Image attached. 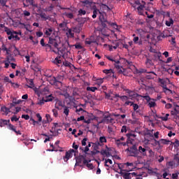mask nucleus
<instances>
[{
	"mask_svg": "<svg viewBox=\"0 0 179 179\" xmlns=\"http://www.w3.org/2000/svg\"><path fill=\"white\" fill-rule=\"evenodd\" d=\"M110 122H113V117L110 115H106L98 124H110Z\"/></svg>",
	"mask_w": 179,
	"mask_h": 179,
	"instance_id": "obj_5",
	"label": "nucleus"
},
{
	"mask_svg": "<svg viewBox=\"0 0 179 179\" xmlns=\"http://www.w3.org/2000/svg\"><path fill=\"white\" fill-rule=\"evenodd\" d=\"M151 100L152 101L148 102V106L150 108H153V107H156V102L155 101H157V99H152Z\"/></svg>",
	"mask_w": 179,
	"mask_h": 179,
	"instance_id": "obj_22",
	"label": "nucleus"
},
{
	"mask_svg": "<svg viewBox=\"0 0 179 179\" xmlns=\"http://www.w3.org/2000/svg\"><path fill=\"white\" fill-rule=\"evenodd\" d=\"M52 80H54L55 82L62 83V81L64 80V76L58 75L56 77H52Z\"/></svg>",
	"mask_w": 179,
	"mask_h": 179,
	"instance_id": "obj_14",
	"label": "nucleus"
},
{
	"mask_svg": "<svg viewBox=\"0 0 179 179\" xmlns=\"http://www.w3.org/2000/svg\"><path fill=\"white\" fill-rule=\"evenodd\" d=\"M67 25L68 24L66 22H63L59 24V27L62 29V30H65V29H66Z\"/></svg>",
	"mask_w": 179,
	"mask_h": 179,
	"instance_id": "obj_34",
	"label": "nucleus"
},
{
	"mask_svg": "<svg viewBox=\"0 0 179 179\" xmlns=\"http://www.w3.org/2000/svg\"><path fill=\"white\" fill-rule=\"evenodd\" d=\"M45 47H46L47 49L50 48V50H52V52H55V54H57V51L55 50L52 49V46H51V44H45Z\"/></svg>",
	"mask_w": 179,
	"mask_h": 179,
	"instance_id": "obj_47",
	"label": "nucleus"
},
{
	"mask_svg": "<svg viewBox=\"0 0 179 179\" xmlns=\"http://www.w3.org/2000/svg\"><path fill=\"white\" fill-rule=\"evenodd\" d=\"M50 85L55 86L56 89H59L62 87V83L59 81H55L54 80H50Z\"/></svg>",
	"mask_w": 179,
	"mask_h": 179,
	"instance_id": "obj_10",
	"label": "nucleus"
},
{
	"mask_svg": "<svg viewBox=\"0 0 179 179\" xmlns=\"http://www.w3.org/2000/svg\"><path fill=\"white\" fill-rule=\"evenodd\" d=\"M26 79H27V83H29V85H26V86H27L29 89H33V87H34V81H33V79H29V78H26Z\"/></svg>",
	"mask_w": 179,
	"mask_h": 179,
	"instance_id": "obj_16",
	"label": "nucleus"
},
{
	"mask_svg": "<svg viewBox=\"0 0 179 179\" xmlns=\"http://www.w3.org/2000/svg\"><path fill=\"white\" fill-rule=\"evenodd\" d=\"M163 92L164 93H165V94H173V91L167 88V87H166V88H164Z\"/></svg>",
	"mask_w": 179,
	"mask_h": 179,
	"instance_id": "obj_38",
	"label": "nucleus"
},
{
	"mask_svg": "<svg viewBox=\"0 0 179 179\" xmlns=\"http://www.w3.org/2000/svg\"><path fill=\"white\" fill-rule=\"evenodd\" d=\"M166 26H168V27H170L174 24V21L173 20V18H170L169 21H166L165 22Z\"/></svg>",
	"mask_w": 179,
	"mask_h": 179,
	"instance_id": "obj_28",
	"label": "nucleus"
},
{
	"mask_svg": "<svg viewBox=\"0 0 179 179\" xmlns=\"http://www.w3.org/2000/svg\"><path fill=\"white\" fill-rule=\"evenodd\" d=\"M129 156H131V157H137L138 160H141V159H142V156L138 155L136 145H133L131 147H130Z\"/></svg>",
	"mask_w": 179,
	"mask_h": 179,
	"instance_id": "obj_4",
	"label": "nucleus"
},
{
	"mask_svg": "<svg viewBox=\"0 0 179 179\" xmlns=\"http://www.w3.org/2000/svg\"><path fill=\"white\" fill-rule=\"evenodd\" d=\"M57 52H59V54H62V55H65V54H66V52H68V50H66V48L63 47V48H57Z\"/></svg>",
	"mask_w": 179,
	"mask_h": 179,
	"instance_id": "obj_15",
	"label": "nucleus"
},
{
	"mask_svg": "<svg viewBox=\"0 0 179 179\" xmlns=\"http://www.w3.org/2000/svg\"><path fill=\"white\" fill-rule=\"evenodd\" d=\"M4 29H5L4 31L6 33V34L8 36H12L13 34V31H12L10 30V29H9V28H8L6 27H4Z\"/></svg>",
	"mask_w": 179,
	"mask_h": 179,
	"instance_id": "obj_32",
	"label": "nucleus"
},
{
	"mask_svg": "<svg viewBox=\"0 0 179 179\" xmlns=\"http://www.w3.org/2000/svg\"><path fill=\"white\" fill-rule=\"evenodd\" d=\"M48 44H50V45H53L55 48H58V43H57L56 39L49 38Z\"/></svg>",
	"mask_w": 179,
	"mask_h": 179,
	"instance_id": "obj_13",
	"label": "nucleus"
},
{
	"mask_svg": "<svg viewBox=\"0 0 179 179\" xmlns=\"http://www.w3.org/2000/svg\"><path fill=\"white\" fill-rule=\"evenodd\" d=\"M128 99L129 98L127 96H120V100H122V101H127Z\"/></svg>",
	"mask_w": 179,
	"mask_h": 179,
	"instance_id": "obj_63",
	"label": "nucleus"
},
{
	"mask_svg": "<svg viewBox=\"0 0 179 179\" xmlns=\"http://www.w3.org/2000/svg\"><path fill=\"white\" fill-rule=\"evenodd\" d=\"M73 31H74V33H80V28L76 27L73 28Z\"/></svg>",
	"mask_w": 179,
	"mask_h": 179,
	"instance_id": "obj_59",
	"label": "nucleus"
},
{
	"mask_svg": "<svg viewBox=\"0 0 179 179\" xmlns=\"http://www.w3.org/2000/svg\"><path fill=\"white\" fill-rule=\"evenodd\" d=\"M76 163L77 164H82L83 163V166H85L87 163V159H86L85 155H80L76 159Z\"/></svg>",
	"mask_w": 179,
	"mask_h": 179,
	"instance_id": "obj_6",
	"label": "nucleus"
},
{
	"mask_svg": "<svg viewBox=\"0 0 179 179\" xmlns=\"http://www.w3.org/2000/svg\"><path fill=\"white\" fill-rule=\"evenodd\" d=\"M143 174H145V172H143L142 174H139L138 175L137 173H136V176H134L135 179H143Z\"/></svg>",
	"mask_w": 179,
	"mask_h": 179,
	"instance_id": "obj_50",
	"label": "nucleus"
},
{
	"mask_svg": "<svg viewBox=\"0 0 179 179\" xmlns=\"http://www.w3.org/2000/svg\"><path fill=\"white\" fill-rule=\"evenodd\" d=\"M138 156H139V153H141V155L142 156H143V157H145V156H148V153L146 152H148V149H146L145 147H142V146H139L138 149Z\"/></svg>",
	"mask_w": 179,
	"mask_h": 179,
	"instance_id": "obj_8",
	"label": "nucleus"
},
{
	"mask_svg": "<svg viewBox=\"0 0 179 179\" xmlns=\"http://www.w3.org/2000/svg\"><path fill=\"white\" fill-rule=\"evenodd\" d=\"M140 97L145 99V100H146L147 103H149L150 101V100H152V98H150V96L148 95L140 96Z\"/></svg>",
	"mask_w": 179,
	"mask_h": 179,
	"instance_id": "obj_46",
	"label": "nucleus"
},
{
	"mask_svg": "<svg viewBox=\"0 0 179 179\" xmlns=\"http://www.w3.org/2000/svg\"><path fill=\"white\" fill-rule=\"evenodd\" d=\"M101 155H102V156H106V157H110V156H111V154L110 153V152L106 150H101Z\"/></svg>",
	"mask_w": 179,
	"mask_h": 179,
	"instance_id": "obj_25",
	"label": "nucleus"
},
{
	"mask_svg": "<svg viewBox=\"0 0 179 179\" xmlns=\"http://www.w3.org/2000/svg\"><path fill=\"white\" fill-rule=\"evenodd\" d=\"M115 143H116V145H117V146H120V145H122L123 146L127 145V143L121 142V141L120 139H117L115 141Z\"/></svg>",
	"mask_w": 179,
	"mask_h": 179,
	"instance_id": "obj_42",
	"label": "nucleus"
},
{
	"mask_svg": "<svg viewBox=\"0 0 179 179\" xmlns=\"http://www.w3.org/2000/svg\"><path fill=\"white\" fill-rule=\"evenodd\" d=\"M10 122V120H2L0 119V127H5V125H8Z\"/></svg>",
	"mask_w": 179,
	"mask_h": 179,
	"instance_id": "obj_23",
	"label": "nucleus"
},
{
	"mask_svg": "<svg viewBox=\"0 0 179 179\" xmlns=\"http://www.w3.org/2000/svg\"><path fill=\"white\" fill-rule=\"evenodd\" d=\"M127 93L129 94V96L131 98V99H135L136 97H139V94H136L135 92L127 90Z\"/></svg>",
	"mask_w": 179,
	"mask_h": 179,
	"instance_id": "obj_12",
	"label": "nucleus"
},
{
	"mask_svg": "<svg viewBox=\"0 0 179 179\" xmlns=\"http://www.w3.org/2000/svg\"><path fill=\"white\" fill-rule=\"evenodd\" d=\"M65 16H66V17H68L69 19H73V13H64Z\"/></svg>",
	"mask_w": 179,
	"mask_h": 179,
	"instance_id": "obj_53",
	"label": "nucleus"
},
{
	"mask_svg": "<svg viewBox=\"0 0 179 179\" xmlns=\"http://www.w3.org/2000/svg\"><path fill=\"white\" fill-rule=\"evenodd\" d=\"M15 34H13L12 36H8V40H12V38H15V40H17L19 41V40H20V38Z\"/></svg>",
	"mask_w": 179,
	"mask_h": 179,
	"instance_id": "obj_37",
	"label": "nucleus"
},
{
	"mask_svg": "<svg viewBox=\"0 0 179 179\" xmlns=\"http://www.w3.org/2000/svg\"><path fill=\"white\" fill-rule=\"evenodd\" d=\"M83 3L84 6H87V8H92L94 9L92 18L96 19V17H97V12H99V10H97L96 8V6L94 5L95 3L89 1H83Z\"/></svg>",
	"mask_w": 179,
	"mask_h": 179,
	"instance_id": "obj_3",
	"label": "nucleus"
},
{
	"mask_svg": "<svg viewBox=\"0 0 179 179\" xmlns=\"http://www.w3.org/2000/svg\"><path fill=\"white\" fill-rule=\"evenodd\" d=\"M132 142H134V138H127L126 145H129V143L132 144Z\"/></svg>",
	"mask_w": 179,
	"mask_h": 179,
	"instance_id": "obj_56",
	"label": "nucleus"
},
{
	"mask_svg": "<svg viewBox=\"0 0 179 179\" xmlns=\"http://www.w3.org/2000/svg\"><path fill=\"white\" fill-rule=\"evenodd\" d=\"M167 169H174L176 167V162L171 161L166 163Z\"/></svg>",
	"mask_w": 179,
	"mask_h": 179,
	"instance_id": "obj_21",
	"label": "nucleus"
},
{
	"mask_svg": "<svg viewBox=\"0 0 179 179\" xmlns=\"http://www.w3.org/2000/svg\"><path fill=\"white\" fill-rule=\"evenodd\" d=\"M178 114H179V113L177 112V110H175L174 109H173V110H171V115L172 117H174V115H178Z\"/></svg>",
	"mask_w": 179,
	"mask_h": 179,
	"instance_id": "obj_60",
	"label": "nucleus"
},
{
	"mask_svg": "<svg viewBox=\"0 0 179 179\" xmlns=\"http://www.w3.org/2000/svg\"><path fill=\"white\" fill-rule=\"evenodd\" d=\"M170 143H172L171 141L167 140V139H161V145H170Z\"/></svg>",
	"mask_w": 179,
	"mask_h": 179,
	"instance_id": "obj_27",
	"label": "nucleus"
},
{
	"mask_svg": "<svg viewBox=\"0 0 179 179\" xmlns=\"http://www.w3.org/2000/svg\"><path fill=\"white\" fill-rule=\"evenodd\" d=\"M45 99L46 103H48V101H52L54 100V96H52V94H50L46 96Z\"/></svg>",
	"mask_w": 179,
	"mask_h": 179,
	"instance_id": "obj_35",
	"label": "nucleus"
},
{
	"mask_svg": "<svg viewBox=\"0 0 179 179\" xmlns=\"http://www.w3.org/2000/svg\"><path fill=\"white\" fill-rule=\"evenodd\" d=\"M59 107H62V108L65 107V103H64V102H62V101H57L56 102L55 108H57L58 110H59Z\"/></svg>",
	"mask_w": 179,
	"mask_h": 179,
	"instance_id": "obj_24",
	"label": "nucleus"
},
{
	"mask_svg": "<svg viewBox=\"0 0 179 179\" xmlns=\"http://www.w3.org/2000/svg\"><path fill=\"white\" fill-rule=\"evenodd\" d=\"M114 65H115V68L118 70L119 73H122L124 76H127V73H125V69H121L122 66H120L119 64H114Z\"/></svg>",
	"mask_w": 179,
	"mask_h": 179,
	"instance_id": "obj_11",
	"label": "nucleus"
},
{
	"mask_svg": "<svg viewBox=\"0 0 179 179\" xmlns=\"http://www.w3.org/2000/svg\"><path fill=\"white\" fill-rule=\"evenodd\" d=\"M53 64L59 66V64H62V60H61V56L57 57L53 61Z\"/></svg>",
	"mask_w": 179,
	"mask_h": 179,
	"instance_id": "obj_20",
	"label": "nucleus"
},
{
	"mask_svg": "<svg viewBox=\"0 0 179 179\" xmlns=\"http://www.w3.org/2000/svg\"><path fill=\"white\" fill-rule=\"evenodd\" d=\"M54 31V28H45L44 29L45 37H50L51 34Z\"/></svg>",
	"mask_w": 179,
	"mask_h": 179,
	"instance_id": "obj_9",
	"label": "nucleus"
},
{
	"mask_svg": "<svg viewBox=\"0 0 179 179\" xmlns=\"http://www.w3.org/2000/svg\"><path fill=\"white\" fill-rule=\"evenodd\" d=\"M91 161L90 160H87V163H86V166L88 169H90V170H93L94 166H93V164H89Z\"/></svg>",
	"mask_w": 179,
	"mask_h": 179,
	"instance_id": "obj_48",
	"label": "nucleus"
},
{
	"mask_svg": "<svg viewBox=\"0 0 179 179\" xmlns=\"http://www.w3.org/2000/svg\"><path fill=\"white\" fill-rule=\"evenodd\" d=\"M93 145H94V149L96 150V149H99V146H103L104 144H102L100 141H96Z\"/></svg>",
	"mask_w": 179,
	"mask_h": 179,
	"instance_id": "obj_43",
	"label": "nucleus"
},
{
	"mask_svg": "<svg viewBox=\"0 0 179 179\" xmlns=\"http://www.w3.org/2000/svg\"><path fill=\"white\" fill-rule=\"evenodd\" d=\"M99 141L102 145H103V143H107V138L106 136H101L99 138Z\"/></svg>",
	"mask_w": 179,
	"mask_h": 179,
	"instance_id": "obj_40",
	"label": "nucleus"
},
{
	"mask_svg": "<svg viewBox=\"0 0 179 179\" xmlns=\"http://www.w3.org/2000/svg\"><path fill=\"white\" fill-rule=\"evenodd\" d=\"M145 135H148V136H150L151 138H153V134H152V131L148 129Z\"/></svg>",
	"mask_w": 179,
	"mask_h": 179,
	"instance_id": "obj_61",
	"label": "nucleus"
},
{
	"mask_svg": "<svg viewBox=\"0 0 179 179\" xmlns=\"http://www.w3.org/2000/svg\"><path fill=\"white\" fill-rule=\"evenodd\" d=\"M1 111L5 115H8L9 114V113H10V109L8 108L6 106H2L1 108Z\"/></svg>",
	"mask_w": 179,
	"mask_h": 179,
	"instance_id": "obj_18",
	"label": "nucleus"
},
{
	"mask_svg": "<svg viewBox=\"0 0 179 179\" xmlns=\"http://www.w3.org/2000/svg\"><path fill=\"white\" fill-rule=\"evenodd\" d=\"M174 160L176 162L177 165L179 166V157L178 156H175Z\"/></svg>",
	"mask_w": 179,
	"mask_h": 179,
	"instance_id": "obj_64",
	"label": "nucleus"
},
{
	"mask_svg": "<svg viewBox=\"0 0 179 179\" xmlns=\"http://www.w3.org/2000/svg\"><path fill=\"white\" fill-rule=\"evenodd\" d=\"M103 73H106V75H108V73H114V71L113 69H105L103 71Z\"/></svg>",
	"mask_w": 179,
	"mask_h": 179,
	"instance_id": "obj_52",
	"label": "nucleus"
},
{
	"mask_svg": "<svg viewBox=\"0 0 179 179\" xmlns=\"http://www.w3.org/2000/svg\"><path fill=\"white\" fill-rule=\"evenodd\" d=\"M126 136L129 138H134H134H136V135L135 134H132V133H129V134H126Z\"/></svg>",
	"mask_w": 179,
	"mask_h": 179,
	"instance_id": "obj_54",
	"label": "nucleus"
},
{
	"mask_svg": "<svg viewBox=\"0 0 179 179\" xmlns=\"http://www.w3.org/2000/svg\"><path fill=\"white\" fill-rule=\"evenodd\" d=\"M128 131V129H127V126L124 125L122 126V129H121V132L122 134H124V132H127Z\"/></svg>",
	"mask_w": 179,
	"mask_h": 179,
	"instance_id": "obj_62",
	"label": "nucleus"
},
{
	"mask_svg": "<svg viewBox=\"0 0 179 179\" xmlns=\"http://www.w3.org/2000/svg\"><path fill=\"white\" fill-rule=\"evenodd\" d=\"M45 117L47 119L48 122H51V121H52V119L51 118V115H50V114H46Z\"/></svg>",
	"mask_w": 179,
	"mask_h": 179,
	"instance_id": "obj_57",
	"label": "nucleus"
},
{
	"mask_svg": "<svg viewBox=\"0 0 179 179\" xmlns=\"http://www.w3.org/2000/svg\"><path fill=\"white\" fill-rule=\"evenodd\" d=\"M29 124H33L34 125H36V124H38V122L34 120V119L33 118H30Z\"/></svg>",
	"mask_w": 179,
	"mask_h": 179,
	"instance_id": "obj_58",
	"label": "nucleus"
},
{
	"mask_svg": "<svg viewBox=\"0 0 179 179\" xmlns=\"http://www.w3.org/2000/svg\"><path fill=\"white\" fill-rule=\"evenodd\" d=\"M1 51H6L7 55H9V50H8V48H6V45L5 44H2L1 48Z\"/></svg>",
	"mask_w": 179,
	"mask_h": 179,
	"instance_id": "obj_36",
	"label": "nucleus"
},
{
	"mask_svg": "<svg viewBox=\"0 0 179 179\" xmlns=\"http://www.w3.org/2000/svg\"><path fill=\"white\" fill-rule=\"evenodd\" d=\"M158 82L159 83H161L162 87H163V89H166V87H167V82L166 81V80L162 79V78H159L158 79Z\"/></svg>",
	"mask_w": 179,
	"mask_h": 179,
	"instance_id": "obj_19",
	"label": "nucleus"
},
{
	"mask_svg": "<svg viewBox=\"0 0 179 179\" xmlns=\"http://www.w3.org/2000/svg\"><path fill=\"white\" fill-rule=\"evenodd\" d=\"M169 117H170V114L166 113V114L165 115V116L161 117V120H162V121H168Z\"/></svg>",
	"mask_w": 179,
	"mask_h": 179,
	"instance_id": "obj_49",
	"label": "nucleus"
},
{
	"mask_svg": "<svg viewBox=\"0 0 179 179\" xmlns=\"http://www.w3.org/2000/svg\"><path fill=\"white\" fill-rule=\"evenodd\" d=\"M131 6L134 8V9H137L139 15H143V9L145 10H149V8L152 6V3H146L143 1H134V3H130Z\"/></svg>",
	"mask_w": 179,
	"mask_h": 179,
	"instance_id": "obj_1",
	"label": "nucleus"
},
{
	"mask_svg": "<svg viewBox=\"0 0 179 179\" xmlns=\"http://www.w3.org/2000/svg\"><path fill=\"white\" fill-rule=\"evenodd\" d=\"M3 80H4V82H6L7 83H10L11 85H15V83H13L12 80L8 76L4 77Z\"/></svg>",
	"mask_w": 179,
	"mask_h": 179,
	"instance_id": "obj_41",
	"label": "nucleus"
},
{
	"mask_svg": "<svg viewBox=\"0 0 179 179\" xmlns=\"http://www.w3.org/2000/svg\"><path fill=\"white\" fill-rule=\"evenodd\" d=\"M63 108H64V111H63L64 114H65V115L68 117V115H69V107L64 106Z\"/></svg>",
	"mask_w": 179,
	"mask_h": 179,
	"instance_id": "obj_30",
	"label": "nucleus"
},
{
	"mask_svg": "<svg viewBox=\"0 0 179 179\" xmlns=\"http://www.w3.org/2000/svg\"><path fill=\"white\" fill-rule=\"evenodd\" d=\"M97 90V87H87V92H96Z\"/></svg>",
	"mask_w": 179,
	"mask_h": 179,
	"instance_id": "obj_45",
	"label": "nucleus"
},
{
	"mask_svg": "<svg viewBox=\"0 0 179 179\" xmlns=\"http://www.w3.org/2000/svg\"><path fill=\"white\" fill-rule=\"evenodd\" d=\"M45 103H47V101H45V99L43 98L37 103V104L39 106H43V104H44Z\"/></svg>",
	"mask_w": 179,
	"mask_h": 179,
	"instance_id": "obj_55",
	"label": "nucleus"
},
{
	"mask_svg": "<svg viewBox=\"0 0 179 179\" xmlns=\"http://www.w3.org/2000/svg\"><path fill=\"white\" fill-rule=\"evenodd\" d=\"M73 153H75V150L73 149L67 151L64 157V162H68L73 156Z\"/></svg>",
	"mask_w": 179,
	"mask_h": 179,
	"instance_id": "obj_7",
	"label": "nucleus"
},
{
	"mask_svg": "<svg viewBox=\"0 0 179 179\" xmlns=\"http://www.w3.org/2000/svg\"><path fill=\"white\" fill-rule=\"evenodd\" d=\"M41 94H48V93H50V89L48 88V87H45L44 89H43L41 92Z\"/></svg>",
	"mask_w": 179,
	"mask_h": 179,
	"instance_id": "obj_31",
	"label": "nucleus"
},
{
	"mask_svg": "<svg viewBox=\"0 0 179 179\" xmlns=\"http://www.w3.org/2000/svg\"><path fill=\"white\" fill-rule=\"evenodd\" d=\"M32 71H34L35 72H40L41 71V68L38 66V65L35 64L34 66H31Z\"/></svg>",
	"mask_w": 179,
	"mask_h": 179,
	"instance_id": "obj_26",
	"label": "nucleus"
},
{
	"mask_svg": "<svg viewBox=\"0 0 179 179\" xmlns=\"http://www.w3.org/2000/svg\"><path fill=\"white\" fill-rule=\"evenodd\" d=\"M155 145L159 146V148H163V145H162V139H160L159 141L155 140Z\"/></svg>",
	"mask_w": 179,
	"mask_h": 179,
	"instance_id": "obj_51",
	"label": "nucleus"
},
{
	"mask_svg": "<svg viewBox=\"0 0 179 179\" xmlns=\"http://www.w3.org/2000/svg\"><path fill=\"white\" fill-rule=\"evenodd\" d=\"M126 164H117V167L118 169H120V173L121 171H126L127 169H125V165Z\"/></svg>",
	"mask_w": 179,
	"mask_h": 179,
	"instance_id": "obj_29",
	"label": "nucleus"
},
{
	"mask_svg": "<svg viewBox=\"0 0 179 179\" xmlns=\"http://www.w3.org/2000/svg\"><path fill=\"white\" fill-rule=\"evenodd\" d=\"M130 106L134 108V111H136V113H139V110H138V109L139 108L138 104L131 103Z\"/></svg>",
	"mask_w": 179,
	"mask_h": 179,
	"instance_id": "obj_33",
	"label": "nucleus"
},
{
	"mask_svg": "<svg viewBox=\"0 0 179 179\" xmlns=\"http://www.w3.org/2000/svg\"><path fill=\"white\" fill-rule=\"evenodd\" d=\"M107 163H109V164H113V160H111L110 159H105V167H109V165L107 164Z\"/></svg>",
	"mask_w": 179,
	"mask_h": 179,
	"instance_id": "obj_44",
	"label": "nucleus"
},
{
	"mask_svg": "<svg viewBox=\"0 0 179 179\" xmlns=\"http://www.w3.org/2000/svg\"><path fill=\"white\" fill-rule=\"evenodd\" d=\"M100 16H99V20L101 22V25L103 27H107V26H117V24L114 22H110L108 20H107V15L106 13H101L99 11Z\"/></svg>",
	"mask_w": 179,
	"mask_h": 179,
	"instance_id": "obj_2",
	"label": "nucleus"
},
{
	"mask_svg": "<svg viewBox=\"0 0 179 179\" xmlns=\"http://www.w3.org/2000/svg\"><path fill=\"white\" fill-rule=\"evenodd\" d=\"M148 73L149 74L146 76V79H155V76H157V74H156V73H155L154 71H150L148 72Z\"/></svg>",
	"mask_w": 179,
	"mask_h": 179,
	"instance_id": "obj_17",
	"label": "nucleus"
},
{
	"mask_svg": "<svg viewBox=\"0 0 179 179\" xmlns=\"http://www.w3.org/2000/svg\"><path fill=\"white\" fill-rule=\"evenodd\" d=\"M101 8H104L105 10H112L113 6H108L107 5H105V4H101Z\"/></svg>",
	"mask_w": 179,
	"mask_h": 179,
	"instance_id": "obj_39",
	"label": "nucleus"
}]
</instances>
